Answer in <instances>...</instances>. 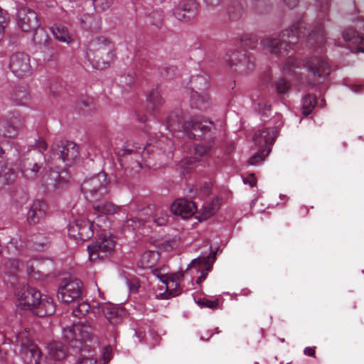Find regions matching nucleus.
<instances>
[{
	"label": "nucleus",
	"mask_w": 364,
	"mask_h": 364,
	"mask_svg": "<svg viewBox=\"0 0 364 364\" xmlns=\"http://www.w3.org/2000/svg\"><path fill=\"white\" fill-rule=\"evenodd\" d=\"M215 260V254H213L211 257H199L192 260L184 272L176 274L171 277H166L162 275L160 277V279L165 284L166 289L169 291V294L172 296H175L180 293L177 288L179 285L180 279L183 277L186 272L188 270H195L196 273L200 272V275L196 279V283L200 284L211 271L213 263Z\"/></svg>",
	"instance_id": "nucleus-1"
},
{
	"label": "nucleus",
	"mask_w": 364,
	"mask_h": 364,
	"mask_svg": "<svg viewBox=\"0 0 364 364\" xmlns=\"http://www.w3.org/2000/svg\"><path fill=\"white\" fill-rule=\"evenodd\" d=\"M114 55V44L105 37H97L92 40L86 53V58L92 68L99 70L108 68Z\"/></svg>",
	"instance_id": "nucleus-2"
},
{
	"label": "nucleus",
	"mask_w": 364,
	"mask_h": 364,
	"mask_svg": "<svg viewBox=\"0 0 364 364\" xmlns=\"http://www.w3.org/2000/svg\"><path fill=\"white\" fill-rule=\"evenodd\" d=\"M302 22H298L293 25L289 29L283 31L278 38L267 37L261 41V46L263 50H267L276 55H282L287 52L291 46L296 44L301 36L300 28Z\"/></svg>",
	"instance_id": "nucleus-3"
},
{
	"label": "nucleus",
	"mask_w": 364,
	"mask_h": 364,
	"mask_svg": "<svg viewBox=\"0 0 364 364\" xmlns=\"http://www.w3.org/2000/svg\"><path fill=\"white\" fill-rule=\"evenodd\" d=\"M181 124L179 113L173 112L168 117L166 127L173 132L182 128L189 138L199 139L209 132L213 127V122L198 117L185 122L182 126H181Z\"/></svg>",
	"instance_id": "nucleus-4"
},
{
	"label": "nucleus",
	"mask_w": 364,
	"mask_h": 364,
	"mask_svg": "<svg viewBox=\"0 0 364 364\" xmlns=\"http://www.w3.org/2000/svg\"><path fill=\"white\" fill-rule=\"evenodd\" d=\"M29 328L16 333V342L21 346L23 360L28 364H53L52 361L43 357L38 347L29 338Z\"/></svg>",
	"instance_id": "nucleus-5"
},
{
	"label": "nucleus",
	"mask_w": 364,
	"mask_h": 364,
	"mask_svg": "<svg viewBox=\"0 0 364 364\" xmlns=\"http://www.w3.org/2000/svg\"><path fill=\"white\" fill-rule=\"evenodd\" d=\"M109 181L105 172H100L89 178L84 180L81 184V190L84 194H90L93 200L105 198L107 194Z\"/></svg>",
	"instance_id": "nucleus-6"
},
{
	"label": "nucleus",
	"mask_w": 364,
	"mask_h": 364,
	"mask_svg": "<svg viewBox=\"0 0 364 364\" xmlns=\"http://www.w3.org/2000/svg\"><path fill=\"white\" fill-rule=\"evenodd\" d=\"M224 60L232 70L239 73H245L254 68L253 58L245 50L230 49Z\"/></svg>",
	"instance_id": "nucleus-7"
},
{
	"label": "nucleus",
	"mask_w": 364,
	"mask_h": 364,
	"mask_svg": "<svg viewBox=\"0 0 364 364\" xmlns=\"http://www.w3.org/2000/svg\"><path fill=\"white\" fill-rule=\"evenodd\" d=\"M82 287V282L77 279L64 278L59 285L58 297L65 304H75L81 299Z\"/></svg>",
	"instance_id": "nucleus-8"
},
{
	"label": "nucleus",
	"mask_w": 364,
	"mask_h": 364,
	"mask_svg": "<svg viewBox=\"0 0 364 364\" xmlns=\"http://www.w3.org/2000/svg\"><path fill=\"white\" fill-rule=\"evenodd\" d=\"M115 242L110 236L100 235L93 243L87 246L90 259L97 262L112 255Z\"/></svg>",
	"instance_id": "nucleus-9"
},
{
	"label": "nucleus",
	"mask_w": 364,
	"mask_h": 364,
	"mask_svg": "<svg viewBox=\"0 0 364 364\" xmlns=\"http://www.w3.org/2000/svg\"><path fill=\"white\" fill-rule=\"evenodd\" d=\"M54 157L61 159L66 166L71 165L78 156V147L73 141H60L52 147Z\"/></svg>",
	"instance_id": "nucleus-10"
},
{
	"label": "nucleus",
	"mask_w": 364,
	"mask_h": 364,
	"mask_svg": "<svg viewBox=\"0 0 364 364\" xmlns=\"http://www.w3.org/2000/svg\"><path fill=\"white\" fill-rule=\"evenodd\" d=\"M68 235L77 242L87 241L94 235L93 223L89 220L77 219L70 224Z\"/></svg>",
	"instance_id": "nucleus-11"
},
{
	"label": "nucleus",
	"mask_w": 364,
	"mask_h": 364,
	"mask_svg": "<svg viewBox=\"0 0 364 364\" xmlns=\"http://www.w3.org/2000/svg\"><path fill=\"white\" fill-rule=\"evenodd\" d=\"M9 68L12 73L21 78L31 74V66L28 55L24 53H15L10 57Z\"/></svg>",
	"instance_id": "nucleus-12"
},
{
	"label": "nucleus",
	"mask_w": 364,
	"mask_h": 364,
	"mask_svg": "<svg viewBox=\"0 0 364 364\" xmlns=\"http://www.w3.org/2000/svg\"><path fill=\"white\" fill-rule=\"evenodd\" d=\"M17 24L23 32H33L40 27V20L32 9L22 7L17 12Z\"/></svg>",
	"instance_id": "nucleus-13"
},
{
	"label": "nucleus",
	"mask_w": 364,
	"mask_h": 364,
	"mask_svg": "<svg viewBox=\"0 0 364 364\" xmlns=\"http://www.w3.org/2000/svg\"><path fill=\"white\" fill-rule=\"evenodd\" d=\"M306 67L310 77L309 84H315L321 77L330 74L327 63L317 57L308 59L306 62Z\"/></svg>",
	"instance_id": "nucleus-14"
},
{
	"label": "nucleus",
	"mask_w": 364,
	"mask_h": 364,
	"mask_svg": "<svg viewBox=\"0 0 364 364\" xmlns=\"http://www.w3.org/2000/svg\"><path fill=\"white\" fill-rule=\"evenodd\" d=\"M343 48L353 53H364V38L357 31L347 28L343 32Z\"/></svg>",
	"instance_id": "nucleus-15"
},
{
	"label": "nucleus",
	"mask_w": 364,
	"mask_h": 364,
	"mask_svg": "<svg viewBox=\"0 0 364 364\" xmlns=\"http://www.w3.org/2000/svg\"><path fill=\"white\" fill-rule=\"evenodd\" d=\"M96 314H103L107 320L113 326L119 324L123 318L124 311L122 309L111 304L102 303L93 308Z\"/></svg>",
	"instance_id": "nucleus-16"
},
{
	"label": "nucleus",
	"mask_w": 364,
	"mask_h": 364,
	"mask_svg": "<svg viewBox=\"0 0 364 364\" xmlns=\"http://www.w3.org/2000/svg\"><path fill=\"white\" fill-rule=\"evenodd\" d=\"M16 296L20 306L33 312L38 299H41V294L35 288L28 287L18 289L16 292Z\"/></svg>",
	"instance_id": "nucleus-17"
},
{
	"label": "nucleus",
	"mask_w": 364,
	"mask_h": 364,
	"mask_svg": "<svg viewBox=\"0 0 364 364\" xmlns=\"http://www.w3.org/2000/svg\"><path fill=\"white\" fill-rule=\"evenodd\" d=\"M42 154L35 153L34 154H29L28 157L23 158L20 163V171L23 176L28 180L34 179L41 169L39 161L37 158L41 159Z\"/></svg>",
	"instance_id": "nucleus-18"
},
{
	"label": "nucleus",
	"mask_w": 364,
	"mask_h": 364,
	"mask_svg": "<svg viewBox=\"0 0 364 364\" xmlns=\"http://www.w3.org/2000/svg\"><path fill=\"white\" fill-rule=\"evenodd\" d=\"M277 134L278 129L275 127L262 128L255 132L253 141L259 149L271 148Z\"/></svg>",
	"instance_id": "nucleus-19"
},
{
	"label": "nucleus",
	"mask_w": 364,
	"mask_h": 364,
	"mask_svg": "<svg viewBox=\"0 0 364 364\" xmlns=\"http://www.w3.org/2000/svg\"><path fill=\"white\" fill-rule=\"evenodd\" d=\"M23 121L20 115L11 119L0 116V135L5 137H14L17 135L18 129L23 126Z\"/></svg>",
	"instance_id": "nucleus-20"
},
{
	"label": "nucleus",
	"mask_w": 364,
	"mask_h": 364,
	"mask_svg": "<svg viewBox=\"0 0 364 364\" xmlns=\"http://www.w3.org/2000/svg\"><path fill=\"white\" fill-rule=\"evenodd\" d=\"M196 210L195 203L186 199H177L171 205V211L174 215H180L183 219L191 217Z\"/></svg>",
	"instance_id": "nucleus-21"
},
{
	"label": "nucleus",
	"mask_w": 364,
	"mask_h": 364,
	"mask_svg": "<svg viewBox=\"0 0 364 364\" xmlns=\"http://www.w3.org/2000/svg\"><path fill=\"white\" fill-rule=\"evenodd\" d=\"M48 205L45 201L36 200L31 204L27 213V220L29 224L35 225L42 220L47 212Z\"/></svg>",
	"instance_id": "nucleus-22"
},
{
	"label": "nucleus",
	"mask_w": 364,
	"mask_h": 364,
	"mask_svg": "<svg viewBox=\"0 0 364 364\" xmlns=\"http://www.w3.org/2000/svg\"><path fill=\"white\" fill-rule=\"evenodd\" d=\"M69 180V175L65 169L60 171L50 170L42 176V182L46 186L53 188H59L61 185L66 183Z\"/></svg>",
	"instance_id": "nucleus-23"
},
{
	"label": "nucleus",
	"mask_w": 364,
	"mask_h": 364,
	"mask_svg": "<svg viewBox=\"0 0 364 364\" xmlns=\"http://www.w3.org/2000/svg\"><path fill=\"white\" fill-rule=\"evenodd\" d=\"M55 309L53 299L49 296L41 295V299H38L36 305L33 307V314L39 317L48 316L53 315Z\"/></svg>",
	"instance_id": "nucleus-24"
},
{
	"label": "nucleus",
	"mask_w": 364,
	"mask_h": 364,
	"mask_svg": "<svg viewBox=\"0 0 364 364\" xmlns=\"http://www.w3.org/2000/svg\"><path fill=\"white\" fill-rule=\"evenodd\" d=\"M48 238L41 232H37L30 235L26 243V246L28 249L37 252L43 251L48 247Z\"/></svg>",
	"instance_id": "nucleus-25"
},
{
	"label": "nucleus",
	"mask_w": 364,
	"mask_h": 364,
	"mask_svg": "<svg viewBox=\"0 0 364 364\" xmlns=\"http://www.w3.org/2000/svg\"><path fill=\"white\" fill-rule=\"evenodd\" d=\"M33 36V41L34 43L39 44L40 46H43L45 48H47L48 53V60H52L56 58V52L54 50L53 48H48L49 41H50L47 32L41 28H38L35 31Z\"/></svg>",
	"instance_id": "nucleus-26"
},
{
	"label": "nucleus",
	"mask_w": 364,
	"mask_h": 364,
	"mask_svg": "<svg viewBox=\"0 0 364 364\" xmlns=\"http://www.w3.org/2000/svg\"><path fill=\"white\" fill-rule=\"evenodd\" d=\"M210 104V99L207 93L198 92L194 90L191 92L190 105L192 108L206 110Z\"/></svg>",
	"instance_id": "nucleus-27"
},
{
	"label": "nucleus",
	"mask_w": 364,
	"mask_h": 364,
	"mask_svg": "<svg viewBox=\"0 0 364 364\" xmlns=\"http://www.w3.org/2000/svg\"><path fill=\"white\" fill-rule=\"evenodd\" d=\"M75 325L76 323H73L71 326L63 327V336L71 348L80 350L81 341L78 338L77 331H75Z\"/></svg>",
	"instance_id": "nucleus-28"
},
{
	"label": "nucleus",
	"mask_w": 364,
	"mask_h": 364,
	"mask_svg": "<svg viewBox=\"0 0 364 364\" xmlns=\"http://www.w3.org/2000/svg\"><path fill=\"white\" fill-rule=\"evenodd\" d=\"M11 99L16 105L26 106L31 101V95L27 87H18L14 90Z\"/></svg>",
	"instance_id": "nucleus-29"
},
{
	"label": "nucleus",
	"mask_w": 364,
	"mask_h": 364,
	"mask_svg": "<svg viewBox=\"0 0 364 364\" xmlns=\"http://www.w3.org/2000/svg\"><path fill=\"white\" fill-rule=\"evenodd\" d=\"M82 27L87 31H97L101 26V18L96 14H83L80 18Z\"/></svg>",
	"instance_id": "nucleus-30"
},
{
	"label": "nucleus",
	"mask_w": 364,
	"mask_h": 364,
	"mask_svg": "<svg viewBox=\"0 0 364 364\" xmlns=\"http://www.w3.org/2000/svg\"><path fill=\"white\" fill-rule=\"evenodd\" d=\"M93 208L97 213L112 215L117 213L120 208L112 202L105 200H93Z\"/></svg>",
	"instance_id": "nucleus-31"
},
{
	"label": "nucleus",
	"mask_w": 364,
	"mask_h": 364,
	"mask_svg": "<svg viewBox=\"0 0 364 364\" xmlns=\"http://www.w3.org/2000/svg\"><path fill=\"white\" fill-rule=\"evenodd\" d=\"M325 41V31L322 24L316 25L310 32L307 43L310 46L321 45Z\"/></svg>",
	"instance_id": "nucleus-32"
},
{
	"label": "nucleus",
	"mask_w": 364,
	"mask_h": 364,
	"mask_svg": "<svg viewBox=\"0 0 364 364\" xmlns=\"http://www.w3.org/2000/svg\"><path fill=\"white\" fill-rule=\"evenodd\" d=\"M75 331H77V336L81 341V346L83 341H90L93 336L94 328L90 322L85 321L81 323H76Z\"/></svg>",
	"instance_id": "nucleus-33"
},
{
	"label": "nucleus",
	"mask_w": 364,
	"mask_h": 364,
	"mask_svg": "<svg viewBox=\"0 0 364 364\" xmlns=\"http://www.w3.org/2000/svg\"><path fill=\"white\" fill-rule=\"evenodd\" d=\"M48 350L50 356L55 360L63 359L67 353L66 347L61 342L58 341L51 342L48 346Z\"/></svg>",
	"instance_id": "nucleus-34"
},
{
	"label": "nucleus",
	"mask_w": 364,
	"mask_h": 364,
	"mask_svg": "<svg viewBox=\"0 0 364 364\" xmlns=\"http://www.w3.org/2000/svg\"><path fill=\"white\" fill-rule=\"evenodd\" d=\"M123 151V156L132 154H134L136 156L135 161L132 163L131 168H129L130 171L132 172L136 173L138 172L141 168V161L139 160V156H138L139 154L142 152L143 155L144 154L145 148L142 146H138L135 149H131L129 147H125L124 149L122 150Z\"/></svg>",
	"instance_id": "nucleus-35"
},
{
	"label": "nucleus",
	"mask_w": 364,
	"mask_h": 364,
	"mask_svg": "<svg viewBox=\"0 0 364 364\" xmlns=\"http://www.w3.org/2000/svg\"><path fill=\"white\" fill-rule=\"evenodd\" d=\"M159 258V254L156 251H148L143 253L139 259V264L144 269L152 268Z\"/></svg>",
	"instance_id": "nucleus-36"
},
{
	"label": "nucleus",
	"mask_w": 364,
	"mask_h": 364,
	"mask_svg": "<svg viewBox=\"0 0 364 364\" xmlns=\"http://www.w3.org/2000/svg\"><path fill=\"white\" fill-rule=\"evenodd\" d=\"M148 106L154 111L159 109L164 104V100L158 87L152 89L147 98Z\"/></svg>",
	"instance_id": "nucleus-37"
},
{
	"label": "nucleus",
	"mask_w": 364,
	"mask_h": 364,
	"mask_svg": "<svg viewBox=\"0 0 364 364\" xmlns=\"http://www.w3.org/2000/svg\"><path fill=\"white\" fill-rule=\"evenodd\" d=\"M52 31L55 38L60 42L69 43L72 41L68 28L64 26L56 25L53 27Z\"/></svg>",
	"instance_id": "nucleus-38"
},
{
	"label": "nucleus",
	"mask_w": 364,
	"mask_h": 364,
	"mask_svg": "<svg viewBox=\"0 0 364 364\" xmlns=\"http://www.w3.org/2000/svg\"><path fill=\"white\" fill-rule=\"evenodd\" d=\"M132 174L129 168L119 169L115 173L114 182L119 186H127L129 183Z\"/></svg>",
	"instance_id": "nucleus-39"
},
{
	"label": "nucleus",
	"mask_w": 364,
	"mask_h": 364,
	"mask_svg": "<svg viewBox=\"0 0 364 364\" xmlns=\"http://www.w3.org/2000/svg\"><path fill=\"white\" fill-rule=\"evenodd\" d=\"M168 220V215L167 212L163 209L158 208L148 221H152L157 226H162L167 223Z\"/></svg>",
	"instance_id": "nucleus-40"
},
{
	"label": "nucleus",
	"mask_w": 364,
	"mask_h": 364,
	"mask_svg": "<svg viewBox=\"0 0 364 364\" xmlns=\"http://www.w3.org/2000/svg\"><path fill=\"white\" fill-rule=\"evenodd\" d=\"M220 208V199L215 198L203 207V215L208 218L213 215Z\"/></svg>",
	"instance_id": "nucleus-41"
},
{
	"label": "nucleus",
	"mask_w": 364,
	"mask_h": 364,
	"mask_svg": "<svg viewBox=\"0 0 364 364\" xmlns=\"http://www.w3.org/2000/svg\"><path fill=\"white\" fill-rule=\"evenodd\" d=\"M80 300H78L75 303V304H73V307L72 309V314L75 317H81L83 316H85L90 309V306L88 303L85 301H80Z\"/></svg>",
	"instance_id": "nucleus-42"
},
{
	"label": "nucleus",
	"mask_w": 364,
	"mask_h": 364,
	"mask_svg": "<svg viewBox=\"0 0 364 364\" xmlns=\"http://www.w3.org/2000/svg\"><path fill=\"white\" fill-rule=\"evenodd\" d=\"M316 101L314 97L306 95L302 100L301 109L304 115H309L314 108Z\"/></svg>",
	"instance_id": "nucleus-43"
},
{
	"label": "nucleus",
	"mask_w": 364,
	"mask_h": 364,
	"mask_svg": "<svg viewBox=\"0 0 364 364\" xmlns=\"http://www.w3.org/2000/svg\"><path fill=\"white\" fill-rule=\"evenodd\" d=\"M271 151V148L267 149H259L258 152L256 153L254 156H252L249 159V164L250 165L256 166L258 165L260 162L263 161L264 157L267 156Z\"/></svg>",
	"instance_id": "nucleus-44"
},
{
	"label": "nucleus",
	"mask_w": 364,
	"mask_h": 364,
	"mask_svg": "<svg viewBox=\"0 0 364 364\" xmlns=\"http://www.w3.org/2000/svg\"><path fill=\"white\" fill-rule=\"evenodd\" d=\"M243 46L254 49L257 45L258 38L257 36L253 34H245L241 38Z\"/></svg>",
	"instance_id": "nucleus-45"
},
{
	"label": "nucleus",
	"mask_w": 364,
	"mask_h": 364,
	"mask_svg": "<svg viewBox=\"0 0 364 364\" xmlns=\"http://www.w3.org/2000/svg\"><path fill=\"white\" fill-rule=\"evenodd\" d=\"M211 151V146L209 144H198L194 146V153L196 156L201 157L207 156Z\"/></svg>",
	"instance_id": "nucleus-46"
},
{
	"label": "nucleus",
	"mask_w": 364,
	"mask_h": 364,
	"mask_svg": "<svg viewBox=\"0 0 364 364\" xmlns=\"http://www.w3.org/2000/svg\"><path fill=\"white\" fill-rule=\"evenodd\" d=\"M92 1L97 12L106 11L112 4V0H92Z\"/></svg>",
	"instance_id": "nucleus-47"
},
{
	"label": "nucleus",
	"mask_w": 364,
	"mask_h": 364,
	"mask_svg": "<svg viewBox=\"0 0 364 364\" xmlns=\"http://www.w3.org/2000/svg\"><path fill=\"white\" fill-rule=\"evenodd\" d=\"M299 68V62L294 58H288L283 65V70L287 73H294V70Z\"/></svg>",
	"instance_id": "nucleus-48"
},
{
	"label": "nucleus",
	"mask_w": 364,
	"mask_h": 364,
	"mask_svg": "<svg viewBox=\"0 0 364 364\" xmlns=\"http://www.w3.org/2000/svg\"><path fill=\"white\" fill-rule=\"evenodd\" d=\"M160 74L163 77L168 79L173 78L177 74V68L175 66H166L159 69Z\"/></svg>",
	"instance_id": "nucleus-49"
},
{
	"label": "nucleus",
	"mask_w": 364,
	"mask_h": 364,
	"mask_svg": "<svg viewBox=\"0 0 364 364\" xmlns=\"http://www.w3.org/2000/svg\"><path fill=\"white\" fill-rule=\"evenodd\" d=\"M146 220L139 217H133L127 220L125 226L134 230L146 223Z\"/></svg>",
	"instance_id": "nucleus-50"
},
{
	"label": "nucleus",
	"mask_w": 364,
	"mask_h": 364,
	"mask_svg": "<svg viewBox=\"0 0 364 364\" xmlns=\"http://www.w3.org/2000/svg\"><path fill=\"white\" fill-rule=\"evenodd\" d=\"M277 91L279 94H285L290 88V83L284 78L276 82Z\"/></svg>",
	"instance_id": "nucleus-51"
},
{
	"label": "nucleus",
	"mask_w": 364,
	"mask_h": 364,
	"mask_svg": "<svg viewBox=\"0 0 364 364\" xmlns=\"http://www.w3.org/2000/svg\"><path fill=\"white\" fill-rule=\"evenodd\" d=\"M197 304L201 307H206L211 309H217L219 304L218 300L210 301L205 298L198 299Z\"/></svg>",
	"instance_id": "nucleus-52"
},
{
	"label": "nucleus",
	"mask_w": 364,
	"mask_h": 364,
	"mask_svg": "<svg viewBox=\"0 0 364 364\" xmlns=\"http://www.w3.org/2000/svg\"><path fill=\"white\" fill-rule=\"evenodd\" d=\"M9 20L8 13L0 7V39Z\"/></svg>",
	"instance_id": "nucleus-53"
},
{
	"label": "nucleus",
	"mask_w": 364,
	"mask_h": 364,
	"mask_svg": "<svg viewBox=\"0 0 364 364\" xmlns=\"http://www.w3.org/2000/svg\"><path fill=\"white\" fill-rule=\"evenodd\" d=\"M180 238L178 236H175L172 239L167 240L164 242V249L166 250H171L176 248L179 245Z\"/></svg>",
	"instance_id": "nucleus-54"
},
{
	"label": "nucleus",
	"mask_w": 364,
	"mask_h": 364,
	"mask_svg": "<svg viewBox=\"0 0 364 364\" xmlns=\"http://www.w3.org/2000/svg\"><path fill=\"white\" fill-rule=\"evenodd\" d=\"M6 174H9V178L7 179H5L4 183L9 184L10 183L13 182L16 178V174L14 171L11 170H6L3 171L0 173V182L3 181V178L5 177Z\"/></svg>",
	"instance_id": "nucleus-55"
},
{
	"label": "nucleus",
	"mask_w": 364,
	"mask_h": 364,
	"mask_svg": "<svg viewBox=\"0 0 364 364\" xmlns=\"http://www.w3.org/2000/svg\"><path fill=\"white\" fill-rule=\"evenodd\" d=\"M20 262L16 259H10L6 263V267L11 269V271H16L19 269Z\"/></svg>",
	"instance_id": "nucleus-56"
},
{
	"label": "nucleus",
	"mask_w": 364,
	"mask_h": 364,
	"mask_svg": "<svg viewBox=\"0 0 364 364\" xmlns=\"http://www.w3.org/2000/svg\"><path fill=\"white\" fill-rule=\"evenodd\" d=\"M36 146L39 151V154H41V152L45 151L47 149V143L44 141V139H39L38 141L36 142Z\"/></svg>",
	"instance_id": "nucleus-57"
},
{
	"label": "nucleus",
	"mask_w": 364,
	"mask_h": 364,
	"mask_svg": "<svg viewBox=\"0 0 364 364\" xmlns=\"http://www.w3.org/2000/svg\"><path fill=\"white\" fill-rule=\"evenodd\" d=\"M241 12H242V7L240 4H237V13L235 14L232 10H231V8L229 7L228 8V13L230 14V16L233 18H237L240 16L241 14Z\"/></svg>",
	"instance_id": "nucleus-58"
},
{
	"label": "nucleus",
	"mask_w": 364,
	"mask_h": 364,
	"mask_svg": "<svg viewBox=\"0 0 364 364\" xmlns=\"http://www.w3.org/2000/svg\"><path fill=\"white\" fill-rule=\"evenodd\" d=\"M97 360L92 358H82L79 360V364H96Z\"/></svg>",
	"instance_id": "nucleus-59"
},
{
	"label": "nucleus",
	"mask_w": 364,
	"mask_h": 364,
	"mask_svg": "<svg viewBox=\"0 0 364 364\" xmlns=\"http://www.w3.org/2000/svg\"><path fill=\"white\" fill-rule=\"evenodd\" d=\"M244 182L249 183L251 187H254L257 183L256 178L253 174L250 175L249 178L244 180Z\"/></svg>",
	"instance_id": "nucleus-60"
},
{
	"label": "nucleus",
	"mask_w": 364,
	"mask_h": 364,
	"mask_svg": "<svg viewBox=\"0 0 364 364\" xmlns=\"http://www.w3.org/2000/svg\"><path fill=\"white\" fill-rule=\"evenodd\" d=\"M284 3L290 9H293L298 4L299 0H283Z\"/></svg>",
	"instance_id": "nucleus-61"
},
{
	"label": "nucleus",
	"mask_w": 364,
	"mask_h": 364,
	"mask_svg": "<svg viewBox=\"0 0 364 364\" xmlns=\"http://www.w3.org/2000/svg\"><path fill=\"white\" fill-rule=\"evenodd\" d=\"M304 354L308 356H315V347H306L304 349Z\"/></svg>",
	"instance_id": "nucleus-62"
},
{
	"label": "nucleus",
	"mask_w": 364,
	"mask_h": 364,
	"mask_svg": "<svg viewBox=\"0 0 364 364\" xmlns=\"http://www.w3.org/2000/svg\"><path fill=\"white\" fill-rule=\"evenodd\" d=\"M8 250H9L11 247H14L15 248L16 250H17V246H16V242H14V240H11L9 243V245H8Z\"/></svg>",
	"instance_id": "nucleus-63"
},
{
	"label": "nucleus",
	"mask_w": 364,
	"mask_h": 364,
	"mask_svg": "<svg viewBox=\"0 0 364 364\" xmlns=\"http://www.w3.org/2000/svg\"><path fill=\"white\" fill-rule=\"evenodd\" d=\"M362 89V87L360 85H353L351 87L352 91L355 92H358Z\"/></svg>",
	"instance_id": "nucleus-64"
}]
</instances>
